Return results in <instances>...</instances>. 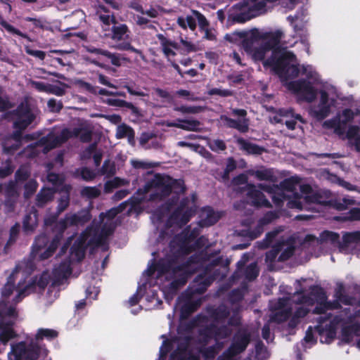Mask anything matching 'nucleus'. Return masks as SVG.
<instances>
[{
  "label": "nucleus",
  "mask_w": 360,
  "mask_h": 360,
  "mask_svg": "<svg viewBox=\"0 0 360 360\" xmlns=\"http://www.w3.org/2000/svg\"><path fill=\"white\" fill-rule=\"evenodd\" d=\"M283 37V33L279 30L265 34L262 43L271 51V55L263 62V66L270 68L281 79L287 80L297 77L300 69L292 63L296 60L295 55L280 45Z\"/></svg>",
  "instance_id": "f257e3e1"
},
{
  "label": "nucleus",
  "mask_w": 360,
  "mask_h": 360,
  "mask_svg": "<svg viewBox=\"0 0 360 360\" xmlns=\"http://www.w3.org/2000/svg\"><path fill=\"white\" fill-rule=\"evenodd\" d=\"M151 190L148 201H162L170 195L172 191L176 194L184 193L186 187L183 179H175L169 175L157 173L148 181L142 188H139L131 198L133 205H139L146 200V195Z\"/></svg>",
  "instance_id": "f03ea898"
},
{
  "label": "nucleus",
  "mask_w": 360,
  "mask_h": 360,
  "mask_svg": "<svg viewBox=\"0 0 360 360\" xmlns=\"http://www.w3.org/2000/svg\"><path fill=\"white\" fill-rule=\"evenodd\" d=\"M177 266V259L173 257L160 259L155 264V270L160 275L169 274L173 278L165 290L167 293L172 295H176L178 290L186 284L188 279L194 274V271H177L175 269Z\"/></svg>",
  "instance_id": "7ed1b4c3"
},
{
  "label": "nucleus",
  "mask_w": 360,
  "mask_h": 360,
  "mask_svg": "<svg viewBox=\"0 0 360 360\" xmlns=\"http://www.w3.org/2000/svg\"><path fill=\"white\" fill-rule=\"evenodd\" d=\"M131 31L126 24L112 25L110 29V39L117 42L113 46L119 51H129L133 53L141 54V50L131 45Z\"/></svg>",
  "instance_id": "20e7f679"
},
{
  "label": "nucleus",
  "mask_w": 360,
  "mask_h": 360,
  "mask_svg": "<svg viewBox=\"0 0 360 360\" xmlns=\"http://www.w3.org/2000/svg\"><path fill=\"white\" fill-rule=\"evenodd\" d=\"M60 215V214H58V212L56 211L55 213L49 215L44 219V224L46 226L51 227V231L54 234V236L46 248V250L41 254L40 258L41 259H47L52 257L63 238L64 233H62L61 236H60V229L58 226V224L60 222V220H58Z\"/></svg>",
  "instance_id": "39448f33"
},
{
  "label": "nucleus",
  "mask_w": 360,
  "mask_h": 360,
  "mask_svg": "<svg viewBox=\"0 0 360 360\" xmlns=\"http://www.w3.org/2000/svg\"><path fill=\"white\" fill-rule=\"evenodd\" d=\"M91 219V214L87 210L83 209L75 214H66L58 224L60 236L64 233L68 226H84Z\"/></svg>",
  "instance_id": "423d86ee"
},
{
  "label": "nucleus",
  "mask_w": 360,
  "mask_h": 360,
  "mask_svg": "<svg viewBox=\"0 0 360 360\" xmlns=\"http://www.w3.org/2000/svg\"><path fill=\"white\" fill-rule=\"evenodd\" d=\"M25 279L20 280L18 282V288H20V290L18 294H17L13 300V302L15 304H18L21 302L25 296L28 295L31 292L35 290L36 286H38L42 290L45 289L49 284V280L46 276L41 275L39 278L36 277L34 279H31L25 285Z\"/></svg>",
  "instance_id": "0eeeda50"
},
{
  "label": "nucleus",
  "mask_w": 360,
  "mask_h": 360,
  "mask_svg": "<svg viewBox=\"0 0 360 360\" xmlns=\"http://www.w3.org/2000/svg\"><path fill=\"white\" fill-rule=\"evenodd\" d=\"M251 340L250 334L246 331L237 332L233 338V341L224 354L229 357H234L243 352L248 347Z\"/></svg>",
  "instance_id": "6e6552de"
},
{
  "label": "nucleus",
  "mask_w": 360,
  "mask_h": 360,
  "mask_svg": "<svg viewBox=\"0 0 360 360\" xmlns=\"http://www.w3.org/2000/svg\"><path fill=\"white\" fill-rule=\"evenodd\" d=\"M310 292L305 295V290L301 288L297 290L295 294L300 295L296 302L297 304H305L313 305L315 302L327 300V295L324 289L320 285H314L309 288Z\"/></svg>",
  "instance_id": "1a4fd4ad"
},
{
  "label": "nucleus",
  "mask_w": 360,
  "mask_h": 360,
  "mask_svg": "<svg viewBox=\"0 0 360 360\" xmlns=\"http://www.w3.org/2000/svg\"><path fill=\"white\" fill-rule=\"evenodd\" d=\"M288 88L302 96L304 100L308 103L313 102L316 98V90L311 83L306 79H301L290 82L288 84Z\"/></svg>",
  "instance_id": "9d476101"
},
{
  "label": "nucleus",
  "mask_w": 360,
  "mask_h": 360,
  "mask_svg": "<svg viewBox=\"0 0 360 360\" xmlns=\"http://www.w3.org/2000/svg\"><path fill=\"white\" fill-rule=\"evenodd\" d=\"M91 230V228L86 227L71 246L70 252L74 260L79 262L84 258L86 248L89 247L87 243V240L89 238V233Z\"/></svg>",
  "instance_id": "9b49d317"
},
{
  "label": "nucleus",
  "mask_w": 360,
  "mask_h": 360,
  "mask_svg": "<svg viewBox=\"0 0 360 360\" xmlns=\"http://www.w3.org/2000/svg\"><path fill=\"white\" fill-rule=\"evenodd\" d=\"M215 255H217V252L207 253V252L204 251L195 253L190 256L185 262L181 264H178V266L175 269L177 271H194L195 273L196 269H191L192 264H196L200 268V266H202L205 263L210 261L211 258H213Z\"/></svg>",
  "instance_id": "f8f14e48"
},
{
  "label": "nucleus",
  "mask_w": 360,
  "mask_h": 360,
  "mask_svg": "<svg viewBox=\"0 0 360 360\" xmlns=\"http://www.w3.org/2000/svg\"><path fill=\"white\" fill-rule=\"evenodd\" d=\"M243 191H247L246 195L251 200V205L256 207H271V204L266 199L265 195L253 184H248L242 188Z\"/></svg>",
  "instance_id": "ddd939ff"
},
{
  "label": "nucleus",
  "mask_w": 360,
  "mask_h": 360,
  "mask_svg": "<svg viewBox=\"0 0 360 360\" xmlns=\"http://www.w3.org/2000/svg\"><path fill=\"white\" fill-rule=\"evenodd\" d=\"M214 280V278L212 276H205V274H198L191 284L192 292L198 295L204 293Z\"/></svg>",
  "instance_id": "4468645a"
},
{
  "label": "nucleus",
  "mask_w": 360,
  "mask_h": 360,
  "mask_svg": "<svg viewBox=\"0 0 360 360\" xmlns=\"http://www.w3.org/2000/svg\"><path fill=\"white\" fill-rule=\"evenodd\" d=\"M167 125L188 131H200L201 123L197 120L177 119L176 121L168 122Z\"/></svg>",
  "instance_id": "2eb2a0df"
},
{
  "label": "nucleus",
  "mask_w": 360,
  "mask_h": 360,
  "mask_svg": "<svg viewBox=\"0 0 360 360\" xmlns=\"http://www.w3.org/2000/svg\"><path fill=\"white\" fill-rule=\"evenodd\" d=\"M321 97H320V102L319 104V109L316 110H314L313 113L314 117L318 120H323L326 117L328 116V115L330 112V105L328 103V94L327 91L322 90L320 92Z\"/></svg>",
  "instance_id": "dca6fc26"
},
{
  "label": "nucleus",
  "mask_w": 360,
  "mask_h": 360,
  "mask_svg": "<svg viewBox=\"0 0 360 360\" xmlns=\"http://www.w3.org/2000/svg\"><path fill=\"white\" fill-rule=\"evenodd\" d=\"M236 143L239 146L240 149L247 155H259L266 152L264 147L251 143L242 137L238 138Z\"/></svg>",
  "instance_id": "f3484780"
},
{
  "label": "nucleus",
  "mask_w": 360,
  "mask_h": 360,
  "mask_svg": "<svg viewBox=\"0 0 360 360\" xmlns=\"http://www.w3.org/2000/svg\"><path fill=\"white\" fill-rule=\"evenodd\" d=\"M49 351L37 342L32 341L28 345L24 360H37L40 357L45 358L47 356Z\"/></svg>",
  "instance_id": "a211bd4d"
},
{
  "label": "nucleus",
  "mask_w": 360,
  "mask_h": 360,
  "mask_svg": "<svg viewBox=\"0 0 360 360\" xmlns=\"http://www.w3.org/2000/svg\"><path fill=\"white\" fill-rule=\"evenodd\" d=\"M208 314L214 323H223L230 316L229 309L224 304L208 310Z\"/></svg>",
  "instance_id": "6ab92c4d"
},
{
  "label": "nucleus",
  "mask_w": 360,
  "mask_h": 360,
  "mask_svg": "<svg viewBox=\"0 0 360 360\" xmlns=\"http://www.w3.org/2000/svg\"><path fill=\"white\" fill-rule=\"evenodd\" d=\"M39 142V144L44 147V150L46 152H49L65 143L60 139V133L58 135L49 133L46 136L41 137Z\"/></svg>",
  "instance_id": "aec40b11"
},
{
  "label": "nucleus",
  "mask_w": 360,
  "mask_h": 360,
  "mask_svg": "<svg viewBox=\"0 0 360 360\" xmlns=\"http://www.w3.org/2000/svg\"><path fill=\"white\" fill-rule=\"evenodd\" d=\"M156 37L160 43L162 52L165 56L169 57L176 56V53L172 50V49L178 50L179 49L178 43L167 39L164 34L160 33L156 34Z\"/></svg>",
  "instance_id": "412c9836"
},
{
  "label": "nucleus",
  "mask_w": 360,
  "mask_h": 360,
  "mask_svg": "<svg viewBox=\"0 0 360 360\" xmlns=\"http://www.w3.org/2000/svg\"><path fill=\"white\" fill-rule=\"evenodd\" d=\"M54 194V189L45 187L42 188L36 195V206L39 208L45 207L46 205L53 200Z\"/></svg>",
  "instance_id": "4be33fe9"
},
{
  "label": "nucleus",
  "mask_w": 360,
  "mask_h": 360,
  "mask_svg": "<svg viewBox=\"0 0 360 360\" xmlns=\"http://www.w3.org/2000/svg\"><path fill=\"white\" fill-rule=\"evenodd\" d=\"M200 229L199 227L191 229V226H186L181 233V250H184V245H189L190 243L195 240L200 235Z\"/></svg>",
  "instance_id": "5701e85b"
},
{
  "label": "nucleus",
  "mask_w": 360,
  "mask_h": 360,
  "mask_svg": "<svg viewBox=\"0 0 360 360\" xmlns=\"http://www.w3.org/2000/svg\"><path fill=\"white\" fill-rule=\"evenodd\" d=\"M92 230L89 233V238L87 240L89 246H94L96 248L103 247L104 250L108 249V245L106 240L99 233L98 229L92 226H89Z\"/></svg>",
  "instance_id": "b1692460"
},
{
  "label": "nucleus",
  "mask_w": 360,
  "mask_h": 360,
  "mask_svg": "<svg viewBox=\"0 0 360 360\" xmlns=\"http://www.w3.org/2000/svg\"><path fill=\"white\" fill-rule=\"evenodd\" d=\"M18 271L17 268H15L9 276L7 278V281L5 285L1 288V296L4 299L8 298L11 294L15 290L19 292L20 288H18V284L15 286V277Z\"/></svg>",
  "instance_id": "393cba45"
},
{
  "label": "nucleus",
  "mask_w": 360,
  "mask_h": 360,
  "mask_svg": "<svg viewBox=\"0 0 360 360\" xmlns=\"http://www.w3.org/2000/svg\"><path fill=\"white\" fill-rule=\"evenodd\" d=\"M359 242H360V231L345 232L342 235V240L339 243V250L340 252L345 251L350 244Z\"/></svg>",
  "instance_id": "a878e982"
},
{
  "label": "nucleus",
  "mask_w": 360,
  "mask_h": 360,
  "mask_svg": "<svg viewBox=\"0 0 360 360\" xmlns=\"http://www.w3.org/2000/svg\"><path fill=\"white\" fill-rule=\"evenodd\" d=\"M283 242H278L273 245L272 248L265 254V262L267 264L269 270H273L275 266L276 259L280 252L282 251Z\"/></svg>",
  "instance_id": "bb28decb"
},
{
  "label": "nucleus",
  "mask_w": 360,
  "mask_h": 360,
  "mask_svg": "<svg viewBox=\"0 0 360 360\" xmlns=\"http://www.w3.org/2000/svg\"><path fill=\"white\" fill-rule=\"evenodd\" d=\"M221 119L226 122L228 127L236 129L241 133H246L249 130L248 119H243L242 121L230 118L226 115H221Z\"/></svg>",
  "instance_id": "cd10ccee"
},
{
  "label": "nucleus",
  "mask_w": 360,
  "mask_h": 360,
  "mask_svg": "<svg viewBox=\"0 0 360 360\" xmlns=\"http://www.w3.org/2000/svg\"><path fill=\"white\" fill-rule=\"evenodd\" d=\"M279 115L282 117H290L294 118L285 122V125L290 130H294L295 129L297 124L296 120H299L301 122L304 123L302 117L300 114H295L292 108L280 109Z\"/></svg>",
  "instance_id": "c85d7f7f"
},
{
  "label": "nucleus",
  "mask_w": 360,
  "mask_h": 360,
  "mask_svg": "<svg viewBox=\"0 0 360 360\" xmlns=\"http://www.w3.org/2000/svg\"><path fill=\"white\" fill-rule=\"evenodd\" d=\"M48 243L49 238L45 234H41L37 236L32 247V254L34 257H37L38 255L39 259L43 261L44 259L40 258V255L46 250L45 248Z\"/></svg>",
  "instance_id": "c756f323"
},
{
  "label": "nucleus",
  "mask_w": 360,
  "mask_h": 360,
  "mask_svg": "<svg viewBox=\"0 0 360 360\" xmlns=\"http://www.w3.org/2000/svg\"><path fill=\"white\" fill-rule=\"evenodd\" d=\"M35 119V116L30 110H27L20 115L13 122L15 129H25Z\"/></svg>",
  "instance_id": "7c9ffc66"
},
{
  "label": "nucleus",
  "mask_w": 360,
  "mask_h": 360,
  "mask_svg": "<svg viewBox=\"0 0 360 360\" xmlns=\"http://www.w3.org/2000/svg\"><path fill=\"white\" fill-rule=\"evenodd\" d=\"M353 335H360V324L345 326L341 330V339L345 343H349L352 340Z\"/></svg>",
  "instance_id": "2f4dec72"
},
{
  "label": "nucleus",
  "mask_w": 360,
  "mask_h": 360,
  "mask_svg": "<svg viewBox=\"0 0 360 360\" xmlns=\"http://www.w3.org/2000/svg\"><path fill=\"white\" fill-rule=\"evenodd\" d=\"M37 216L31 213L25 214L22 221V231L25 234H30L37 227Z\"/></svg>",
  "instance_id": "473e14b6"
},
{
  "label": "nucleus",
  "mask_w": 360,
  "mask_h": 360,
  "mask_svg": "<svg viewBox=\"0 0 360 360\" xmlns=\"http://www.w3.org/2000/svg\"><path fill=\"white\" fill-rule=\"evenodd\" d=\"M224 344L222 342L217 341L214 345L212 346L201 347L200 353L205 359H213L218 354L219 351L222 349Z\"/></svg>",
  "instance_id": "72a5a7b5"
},
{
  "label": "nucleus",
  "mask_w": 360,
  "mask_h": 360,
  "mask_svg": "<svg viewBox=\"0 0 360 360\" xmlns=\"http://www.w3.org/2000/svg\"><path fill=\"white\" fill-rule=\"evenodd\" d=\"M108 104L115 107L127 108L131 110L132 115L139 117L141 115L140 110L132 103L127 102L124 100L119 98H110L108 101Z\"/></svg>",
  "instance_id": "f704fd0d"
},
{
  "label": "nucleus",
  "mask_w": 360,
  "mask_h": 360,
  "mask_svg": "<svg viewBox=\"0 0 360 360\" xmlns=\"http://www.w3.org/2000/svg\"><path fill=\"white\" fill-rule=\"evenodd\" d=\"M299 180L294 176L287 178L281 181L278 184H274L277 191H288L293 192L296 189V186L298 184Z\"/></svg>",
  "instance_id": "c9c22d12"
},
{
  "label": "nucleus",
  "mask_w": 360,
  "mask_h": 360,
  "mask_svg": "<svg viewBox=\"0 0 360 360\" xmlns=\"http://www.w3.org/2000/svg\"><path fill=\"white\" fill-rule=\"evenodd\" d=\"M240 37L243 38L241 45L244 51L250 54L255 49V42L257 40V37L255 34H252L250 36L245 32L240 33Z\"/></svg>",
  "instance_id": "e433bc0d"
},
{
  "label": "nucleus",
  "mask_w": 360,
  "mask_h": 360,
  "mask_svg": "<svg viewBox=\"0 0 360 360\" xmlns=\"http://www.w3.org/2000/svg\"><path fill=\"white\" fill-rule=\"evenodd\" d=\"M27 345L25 342H20L12 346L11 355L13 356V359L11 360H24Z\"/></svg>",
  "instance_id": "4c0bfd02"
},
{
  "label": "nucleus",
  "mask_w": 360,
  "mask_h": 360,
  "mask_svg": "<svg viewBox=\"0 0 360 360\" xmlns=\"http://www.w3.org/2000/svg\"><path fill=\"white\" fill-rule=\"evenodd\" d=\"M319 240L321 243L330 242L332 245H337L339 248L340 235L338 233L330 231H323L320 233Z\"/></svg>",
  "instance_id": "58836bf2"
},
{
  "label": "nucleus",
  "mask_w": 360,
  "mask_h": 360,
  "mask_svg": "<svg viewBox=\"0 0 360 360\" xmlns=\"http://www.w3.org/2000/svg\"><path fill=\"white\" fill-rule=\"evenodd\" d=\"M20 231V224L16 222L9 230V237L4 246L5 252L17 241Z\"/></svg>",
  "instance_id": "ea45409f"
},
{
  "label": "nucleus",
  "mask_w": 360,
  "mask_h": 360,
  "mask_svg": "<svg viewBox=\"0 0 360 360\" xmlns=\"http://www.w3.org/2000/svg\"><path fill=\"white\" fill-rule=\"evenodd\" d=\"M237 168V162L233 157L226 159V167L223 172L221 173V179L222 181L226 182L230 179V173Z\"/></svg>",
  "instance_id": "a19ab883"
},
{
  "label": "nucleus",
  "mask_w": 360,
  "mask_h": 360,
  "mask_svg": "<svg viewBox=\"0 0 360 360\" xmlns=\"http://www.w3.org/2000/svg\"><path fill=\"white\" fill-rule=\"evenodd\" d=\"M207 242V238L204 236H201L198 237L193 244L184 245V250L182 252L186 255H188L196 250L202 248L206 245Z\"/></svg>",
  "instance_id": "79ce46f5"
},
{
  "label": "nucleus",
  "mask_w": 360,
  "mask_h": 360,
  "mask_svg": "<svg viewBox=\"0 0 360 360\" xmlns=\"http://www.w3.org/2000/svg\"><path fill=\"white\" fill-rule=\"evenodd\" d=\"M70 191L66 190L62 191L60 198L58 199V205L56 207V212L58 214L63 212L70 205Z\"/></svg>",
  "instance_id": "37998d69"
},
{
  "label": "nucleus",
  "mask_w": 360,
  "mask_h": 360,
  "mask_svg": "<svg viewBox=\"0 0 360 360\" xmlns=\"http://www.w3.org/2000/svg\"><path fill=\"white\" fill-rule=\"evenodd\" d=\"M219 219V215L216 214L212 209L209 208L206 217L200 221L199 225L201 227L210 226L216 224Z\"/></svg>",
  "instance_id": "c03bdc74"
},
{
  "label": "nucleus",
  "mask_w": 360,
  "mask_h": 360,
  "mask_svg": "<svg viewBox=\"0 0 360 360\" xmlns=\"http://www.w3.org/2000/svg\"><path fill=\"white\" fill-rule=\"evenodd\" d=\"M0 25L9 33L20 36L24 39L31 41L30 37L25 33L22 32L20 30L14 27L13 25L6 22L0 14Z\"/></svg>",
  "instance_id": "a18cd8bd"
},
{
  "label": "nucleus",
  "mask_w": 360,
  "mask_h": 360,
  "mask_svg": "<svg viewBox=\"0 0 360 360\" xmlns=\"http://www.w3.org/2000/svg\"><path fill=\"white\" fill-rule=\"evenodd\" d=\"M58 333L53 329L39 328L35 335V340H42L44 338L51 340L58 337Z\"/></svg>",
  "instance_id": "49530a36"
},
{
  "label": "nucleus",
  "mask_w": 360,
  "mask_h": 360,
  "mask_svg": "<svg viewBox=\"0 0 360 360\" xmlns=\"http://www.w3.org/2000/svg\"><path fill=\"white\" fill-rule=\"evenodd\" d=\"M231 329L227 325H221L220 326L214 323L215 342L220 340L229 338L231 334Z\"/></svg>",
  "instance_id": "de8ad7c7"
},
{
  "label": "nucleus",
  "mask_w": 360,
  "mask_h": 360,
  "mask_svg": "<svg viewBox=\"0 0 360 360\" xmlns=\"http://www.w3.org/2000/svg\"><path fill=\"white\" fill-rule=\"evenodd\" d=\"M269 51H271L263 43H262L258 47L255 48L250 55L254 60L262 61L263 63L266 60V54Z\"/></svg>",
  "instance_id": "09e8293b"
},
{
  "label": "nucleus",
  "mask_w": 360,
  "mask_h": 360,
  "mask_svg": "<svg viewBox=\"0 0 360 360\" xmlns=\"http://www.w3.org/2000/svg\"><path fill=\"white\" fill-rule=\"evenodd\" d=\"M83 127H75L72 130L64 128L60 131V139L66 143L71 138L79 137Z\"/></svg>",
  "instance_id": "8fccbe9b"
},
{
  "label": "nucleus",
  "mask_w": 360,
  "mask_h": 360,
  "mask_svg": "<svg viewBox=\"0 0 360 360\" xmlns=\"http://www.w3.org/2000/svg\"><path fill=\"white\" fill-rule=\"evenodd\" d=\"M174 347V341L171 339L165 338L159 351V360H166L167 354Z\"/></svg>",
  "instance_id": "3c124183"
},
{
  "label": "nucleus",
  "mask_w": 360,
  "mask_h": 360,
  "mask_svg": "<svg viewBox=\"0 0 360 360\" xmlns=\"http://www.w3.org/2000/svg\"><path fill=\"white\" fill-rule=\"evenodd\" d=\"M18 315L15 307L10 306L7 307V303L3 300L0 302V317L3 319L4 317H16Z\"/></svg>",
  "instance_id": "603ef678"
},
{
  "label": "nucleus",
  "mask_w": 360,
  "mask_h": 360,
  "mask_svg": "<svg viewBox=\"0 0 360 360\" xmlns=\"http://www.w3.org/2000/svg\"><path fill=\"white\" fill-rule=\"evenodd\" d=\"M250 11H260L264 10L266 7V4L264 0H243L242 2V6L248 7L250 5Z\"/></svg>",
  "instance_id": "864d4df0"
},
{
  "label": "nucleus",
  "mask_w": 360,
  "mask_h": 360,
  "mask_svg": "<svg viewBox=\"0 0 360 360\" xmlns=\"http://www.w3.org/2000/svg\"><path fill=\"white\" fill-rule=\"evenodd\" d=\"M38 183L35 179H30L24 186L23 196L25 199H29L37 191Z\"/></svg>",
  "instance_id": "5fc2aeb1"
},
{
  "label": "nucleus",
  "mask_w": 360,
  "mask_h": 360,
  "mask_svg": "<svg viewBox=\"0 0 360 360\" xmlns=\"http://www.w3.org/2000/svg\"><path fill=\"white\" fill-rule=\"evenodd\" d=\"M335 297L345 305L351 304L350 297L345 293V287L342 283L339 284L335 289Z\"/></svg>",
  "instance_id": "6e6d98bb"
},
{
  "label": "nucleus",
  "mask_w": 360,
  "mask_h": 360,
  "mask_svg": "<svg viewBox=\"0 0 360 360\" xmlns=\"http://www.w3.org/2000/svg\"><path fill=\"white\" fill-rule=\"evenodd\" d=\"M244 276L248 281H252L259 276V270L255 263L250 264L245 269Z\"/></svg>",
  "instance_id": "4d7b16f0"
},
{
  "label": "nucleus",
  "mask_w": 360,
  "mask_h": 360,
  "mask_svg": "<svg viewBox=\"0 0 360 360\" xmlns=\"http://www.w3.org/2000/svg\"><path fill=\"white\" fill-rule=\"evenodd\" d=\"M30 176V172L27 166L20 165L15 173V180L16 182H22L28 179Z\"/></svg>",
  "instance_id": "13d9d810"
},
{
  "label": "nucleus",
  "mask_w": 360,
  "mask_h": 360,
  "mask_svg": "<svg viewBox=\"0 0 360 360\" xmlns=\"http://www.w3.org/2000/svg\"><path fill=\"white\" fill-rule=\"evenodd\" d=\"M81 195L89 199H94L101 195V191L96 186H84L81 190Z\"/></svg>",
  "instance_id": "bf43d9fd"
},
{
  "label": "nucleus",
  "mask_w": 360,
  "mask_h": 360,
  "mask_svg": "<svg viewBox=\"0 0 360 360\" xmlns=\"http://www.w3.org/2000/svg\"><path fill=\"white\" fill-rule=\"evenodd\" d=\"M174 110L184 114H197L200 112L202 110V108L200 106L195 105H181L175 106L174 108Z\"/></svg>",
  "instance_id": "052dcab7"
},
{
  "label": "nucleus",
  "mask_w": 360,
  "mask_h": 360,
  "mask_svg": "<svg viewBox=\"0 0 360 360\" xmlns=\"http://www.w3.org/2000/svg\"><path fill=\"white\" fill-rule=\"evenodd\" d=\"M291 311L290 309H283L276 312L271 318L272 321L281 323L286 321L290 316Z\"/></svg>",
  "instance_id": "680f3d73"
},
{
  "label": "nucleus",
  "mask_w": 360,
  "mask_h": 360,
  "mask_svg": "<svg viewBox=\"0 0 360 360\" xmlns=\"http://www.w3.org/2000/svg\"><path fill=\"white\" fill-rule=\"evenodd\" d=\"M195 210L193 207L187 208L184 210L181 217L179 219L178 226L181 227L185 226L191 219V218L195 214Z\"/></svg>",
  "instance_id": "e2e57ef3"
},
{
  "label": "nucleus",
  "mask_w": 360,
  "mask_h": 360,
  "mask_svg": "<svg viewBox=\"0 0 360 360\" xmlns=\"http://www.w3.org/2000/svg\"><path fill=\"white\" fill-rule=\"evenodd\" d=\"M20 143H11L7 141L3 143L4 153L8 155H13L20 147Z\"/></svg>",
  "instance_id": "0e129e2a"
},
{
  "label": "nucleus",
  "mask_w": 360,
  "mask_h": 360,
  "mask_svg": "<svg viewBox=\"0 0 360 360\" xmlns=\"http://www.w3.org/2000/svg\"><path fill=\"white\" fill-rule=\"evenodd\" d=\"M323 125L327 128L334 129L335 131L338 134H342V124L339 117H335L328 120L325 121Z\"/></svg>",
  "instance_id": "69168bd1"
},
{
  "label": "nucleus",
  "mask_w": 360,
  "mask_h": 360,
  "mask_svg": "<svg viewBox=\"0 0 360 360\" xmlns=\"http://www.w3.org/2000/svg\"><path fill=\"white\" fill-rule=\"evenodd\" d=\"M278 234L277 231H272L266 233L264 239L261 242L259 247L262 249L268 248Z\"/></svg>",
  "instance_id": "338daca9"
},
{
  "label": "nucleus",
  "mask_w": 360,
  "mask_h": 360,
  "mask_svg": "<svg viewBox=\"0 0 360 360\" xmlns=\"http://www.w3.org/2000/svg\"><path fill=\"white\" fill-rule=\"evenodd\" d=\"M133 130V129L127 125L126 124H122L117 128L116 138L118 139L126 138L128 134Z\"/></svg>",
  "instance_id": "774afa93"
}]
</instances>
